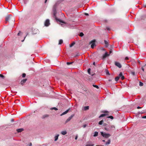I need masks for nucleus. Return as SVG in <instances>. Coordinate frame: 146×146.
Here are the masks:
<instances>
[{"mask_svg": "<svg viewBox=\"0 0 146 146\" xmlns=\"http://www.w3.org/2000/svg\"><path fill=\"white\" fill-rule=\"evenodd\" d=\"M53 11L54 17L55 18L57 22H59L60 23H62L65 24H66V22H64L60 19H58L56 17V15L57 13V12L56 10V6L55 5H54L53 7Z\"/></svg>", "mask_w": 146, "mask_h": 146, "instance_id": "obj_1", "label": "nucleus"}, {"mask_svg": "<svg viewBox=\"0 0 146 146\" xmlns=\"http://www.w3.org/2000/svg\"><path fill=\"white\" fill-rule=\"evenodd\" d=\"M104 129L107 131H110L114 130L115 129V126L113 125H109L104 128Z\"/></svg>", "mask_w": 146, "mask_h": 146, "instance_id": "obj_2", "label": "nucleus"}, {"mask_svg": "<svg viewBox=\"0 0 146 146\" xmlns=\"http://www.w3.org/2000/svg\"><path fill=\"white\" fill-rule=\"evenodd\" d=\"M13 18V21H15V19L14 18L12 17V16L11 15H9L6 17L5 18V23H7V22L9 20H10L11 19Z\"/></svg>", "mask_w": 146, "mask_h": 146, "instance_id": "obj_3", "label": "nucleus"}, {"mask_svg": "<svg viewBox=\"0 0 146 146\" xmlns=\"http://www.w3.org/2000/svg\"><path fill=\"white\" fill-rule=\"evenodd\" d=\"M101 135L102 136L104 137L105 138H108L109 137L111 136V135L109 133H106L105 132H101Z\"/></svg>", "mask_w": 146, "mask_h": 146, "instance_id": "obj_4", "label": "nucleus"}, {"mask_svg": "<svg viewBox=\"0 0 146 146\" xmlns=\"http://www.w3.org/2000/svg\"><path fill=\"white\" fill-rule=\"evenodd\" d=\"M96 40H92L90 42V44H91V47L92 48H93L95 46H96L95 44Z\"/></svg>", "mask_w": 146, "mask_h": 146, "instance_id": "obj_5", "label": "nucleus"}, {"mask_svg": "<svg viewBox=\"0 0 146 146\" xmlns=\"http://www.w3.org/2000/svg\"><path fill=\"white\" fill-rule=\"evenodd\" d=\"M74 116V114H73L71 115V116L69 117L66 120L65 124H66L68 122L70 121L71 119Z\"/></svg>", "mask_w": 146, "mask_h": 146, "instance_id": "obj_6", "label": "nucleus"}, {"mask_svg": "<svg viewBox=\"0 0 146 146\" xmlns=\"http://www.w3.org/2000/svg\"><path fill=\"white\" fill-rule=\"evenodd\" d=\"M50 21L49 19H46L44 22V25L45 26L48 27L50 25Z\"/></svg>", "mask_w": 146, "mask_h": 146, "instance_id": "obj_7", "label": "nucleus"}, {"mask_svg": "<svg viewBox=\"0 0 146 146\" xmlns=\"http://www.w3.org/2000/svg\"><path fill=\"white\" fill-rule=\"evenodd\" d=\"M94 144L92 143L91 141H89L87 142L86 146H94Z\"/></svg>", "mask_w": 146, "mask_h": 146, "instance_id": "obj_8", "label": "nucleus"}, {"mask_svg": "<svg viewBox=\"0 0 146 146\" xmlns=\"http://www.w3.org/2000/svg\"><path fill=\"white\" fill-rule=\"evenodd\" d=\"M115 66H117L119 68H121L122 67L121 64L119 62H115Z\"/></svg>", "mask_w": 146, "mask_h": 146, "instance_id": "obj_9", "label": "nucleus"}, {"mask_svg": "<svg viewBox=\"0 0 146 146\" xmlns=\"http://www.w3.org/2000/svg\"><path fill=\"white\" fill-rule=\"evenodd\" d=\"M27 80V79H25L22 80L21 82V84L22 86L24 85L25 83L26 82Z\"/></svg>", "mask_w": 146, "mask_h": 146, "instance_id": "obj_10", "label": "nucleus"}, {"mask_svg": "<svg viewBox=\"0 0 146 146\" xmlns=\"http://www.w3.org/2000/svg\"><path fill=\"white\" fill-rule=\"evenodd\" d=\"M110 55L109 54H108V53L107 52H106L105 53L103 54V59H105L106 58L107 56Z\"/></svg>", "mask_w": 146, "mask_h": 146, "instance_id": "obj_11", "label": "nucleus"}, {"mask_svg": "<svg viewBox=\"0 0 146 146\" xmlns=\"http://www.w3.org/2000/svg\"><path fill=\"white\" fill-rule=\"evenodd\" d=\"M119 76L120 77H121V79L122 80H123L125 78L124 76L123 75L122 73L121 72L120 73Z\"/></svg>", "mask_w": 146, "mask_h": 146, "instance_id": "obj_12", "label": "nucleus"}, {"mask_svg": "<svg viewBox=\"0 0 146 146\" xmlns=\"http://www.w3.org/2000/svg\"><path fill=\"white\" fill-rule=\"evenodd\" d=\"M24 130L23 128H20L17 129V131L18 133H20L22 132Z\"/></svg>", "mask_w": 146, "mask_h": 146, "instance_id": "obj_13", "label": "nucleus"}, {"mask_svg": "<svg viewBox=\"0 0 146 146\" xmlns=\"http://www.w3.org/2000/svg\"><path fill=\"white\" fill-rule=\"evenodd\" d=\"M59 136V135L58 134H57L54 137V141H56L58 139Z\"/></svg>", "mask_w": 146, "mask_h": 146, "instance_id": "obj_14", "label": "nucleus"}, {"mask_svg": "<svg viewBox=\"0 0 146 146\" xmlns=\"http://www.w3.org/2000/svg\"><path fill=\"white\" fill-rule=\"evenodd\" d=\"M104 41L106 47H108L109 45V43L108 42L105 40Z\"/></svg>", "mask_w": 146, "mask_h": 146, "instance_id": "obj_15", "label": "nucleus"}, {"mask_svg": "<svg viewBox=\"0 0 146 146\" xmlns=\"http://www.w3.org/2000/svg\"><path fill=\"white\" fill-rule=\"evenodd\" d=\"M108 115V114H101L99 117V118H100L102 117H104L106 115Z\"/></svg>", "mask_w": 146, "mask_h": 146, "instance_id": "obj_16", "label": "nucleus"}, {"mask_svg": "<svg viewBox=\"0 0 146 146\" xmlns=\"http://www.w3.org/2000/svg\"><path fill=\"white\" fill-rule=\"evenodd\" d=\"M6 8L3 6V5H2L1 4V9H2V11H3L4 10H5Z\"/></svg>", "mask_w": 146, "mask_h": 146, "instance_id": "obj_17", "label": "nucleus"}, {"mask_svg": "<svg viewBox=\"0 0 146 146\" xmlns=\"http://www.w3.org/2000/svg\"><path fill=\"white\" fill-rule=\"evenodd\" d=\"M67 132L66 131H62L61 133L63 135H65L67 133Z\"/></svg>", "mask_w": 146, "mask_h": 146, "instance_id": "obj_18", "label": "nucleus"}, {"mask_svg": "<svg viewBox=\"0 0 146 146\" xmlns=\"http://www.w3.org/2000/svg\"><path fill=\"white\" fill-rule=\"evenodd\" d=\"M98 132L97 131H95L93 135L94 137H96L98 135Z\"/></svg>", "mask_w": 146, "mask_h": 146, "instance_id": "obj_19", "label": "nucleus"}, {"mask_svg": "<svg viewBox=\"0 0 146 146\" xmlns=\"http://www.w3.org/2000/svg\"><path fill=\"white\" fill-rule=\"evenodd\" d=\"M49 116V115L48 114H45L43 115L42 117V119H44L46 117H48Z\"/></svg>", "mask_w": 146, "mask_h": 146, "instance_id": "obj_20", "label": "nucleus"}, {"mask_svg": "<svg viewBox=\"0 0 146 146\" xmlns=\"http://www.w3.org/2000/svg\"><path fill=\"white\" fill-rule=\"evenodd\" d=\"M110 142H111L110 139H109L108 140V141L106 143L105 145H109L110 143Z\"/></svg>", "mask_w": 146, "mask_h": 146, "instance_id": "obj_21", "label": "nucleus"}, {"mask_svg": "<svg viewBox=\"0 0 146 146\" xmlns=\"http://www.w3.org/2000/svg\"><path fill=\"white\" fill-rule=\"evenodd\" d=\"M120 78L119 76H117L115 78V80L116 82H117Z\"/></svg>", "mask_w": 146, "mask_h": 146, "instance_id": "obj_22", "label": "nucleus"}, {"mask_svg": "<svg viewBox=\"0 0 146 146\" xmlns=\"http://www.w3.org/2000/svg\"><path fill=\"white\" fill-rule=\"evenodd\" d=\"M75 43L74 42H72L71 44H70V47H71L73 46L74 44H75Z\"/></svg>", "mask_w": 146, "mask_h": 146, "instance_id": "obj_23", "label": "nucleus"}, {"mask_svg": "<svg viewBox=\"0 0 146 146\" xmlns=\"http://www.w3.org/2000/svg\"><path fill=\"white\" fill-rule=\"evenodd\" d=\"M90 71H91V69L90 68H89L88 70V73L90 74L92 76L93 75V74H90Z\"/></svg>", "mask_w": 146, "mask_h": 146, "instance_id": "obj_24", "label": "nucleus"}, {"mask_svg": "<svg viewBox=\"0 0 146 146\" xmlns=\"http://www.w3.org/2000/svg\"><path fill=\"white\" fill-rule=\"evenodd\" d=\"M63 42V41L62 39H60L59 40L58 44H62Z\"/></svg>", "mask_w": 146, "mask_h": 146, "instance_id": "obj_25", "label": "nucleus"}, {"mask_svg": "<svg viewBox=\"0 0 146 146\" xmlns=\"http://www.w3.org/2000/svg\"><path fill=\"white\" fill-rule=\"evenodd\" d=\"M89 109V106H85L84 107V110L85 111L87 110H88Z\"/></svg>", "mask_w": 146, "mask_h": 146, "instance_id": "obj_26", "label": "nucleus"}, {"mask_svg": "<svg viewBox=\"0 0 146 146\" xmlns=\"http://www.w3.org/2000/svg\"><path fill=\"white\" fill-rule=\"evenodd\" d=\"M104 122L103 120H102L101 121H100L98 123V124L100 125H102L103 124V123Z\"/></svg>", "mask_w": 146, "mask_h": 146, "instance_id": "obj_27", "label": "nucleus"}, {"mask_svg": "<svg viewBox=\"0 0 146 146\" xmlns=\"http://www.w3.org/2000/svg\"><path fill=\"white\" fill-rule=\"evenodd\" d=\"M107 118H110L111 119H113L114 118L113 116H111V115L109 116Z\"/></svg>", "mask_w": 146, "mask_h": 146, "instance_id": "obj_28", "label": "nucleus"}, {"mask_svg": "<svg viewBox=\"0 0 146 146\" xmlns=\"http://www.w3.org/2000/svg\"><path fill=\"white\" fill-rule=\"evenodd\" d=\"M72 25H70L69 26L71 29H73L74 28V26Z\"/></svg>", "mask_w": 146, "mask_h": 146, "instance_id": "obj_29", "label": "nucleus"}, {"mask_svg": "<svg viewBox=\"0 0 146 146\" xmlns=\"http://www.w3.org/2000/svg\"><path fill=\"white\" fill-rule=\"evenodd\" d=\"M93 86L95 88H96L97 89H99V87L97 85H94V84H93Z\"/></svg>", "mask_w": 146, "mask_h": 146, "instance_id": "obj_30", "label": "nucleus"}, {"mask_svg": "<svg viewBox=\"0 0 146 146\" xmlns=\"http://www.w3.org/2000/svg\"><path fill=\"white\" fill-rule=\"evenodd\" d=\"M102 112L105 113H109V112L107 111H102Z\"/></svg>", "mask_w": 146, "mask_h": 146, "instance_id": "obj_31", "label": "nucleus"}, {"mask_svg": "<svg viewBox=\"0 0 146 146\" xmlns=\"http://www.w3.org/2000/svg\"><path fill=\"white\" fill-rule=\"evenodd\" d=\"M84 35V34L82 33H80L79 34V36L81 37L83 36Z\"/></svg>", "mask_w": 146, "mask_h": 146, "instance_id": "obj_32", "label": "nucleus"}, {"mask_svg": "<svg viewBox=\"0 0 146 146\" xmlns=\"http://www.w3.org/2000/svg\"><path fill=\"white\" fill-rule=\"evenodd\" d=\"M51 109L52 110H58V109L57 108H56V107L52 108Z\"/></svg>", "mask_w": 146, "mask_h": 146, "instance_id": "obj_33", "label": "nucleus"}, {"mask_svg": "<svg viewBox=\"0 0 146 146\" xmlns=\"http://www.w3.org/2000/svg\"><path fill=\"white\" fill-rule=\"evenodd\" d=\"M145 113V112L143 110V111H140V112H138V113L139 114H140L143 113Z\"/></svg>", "mask_w": 146, "mask_h": 146, "instance_id": "obj_34", "label": "nucleus"}, {"mask_svg": "<svg viewBox=\"0 0 146 146\" xmlns=\"http://www.w3.org/2000/svg\"><path fill=\"white\" fill-rule=\"evenodd\" d=\"M143 84L142 82H139V86H142L143 85Z\"/></svg>", "mask_w": 146, "mask_h": 146, "instance_id": "obj_35", "label": "nucleus"}, {"mask_svg": "<svg viewBox=\"0 0 146 146\" xmlns=\"http://www.w3.org/2000/svg\"><path fill=\"white\" fill-rule=\"evenodd\" d=\"M73 63V62H67L66 64L68 65H70V64H72Z\"/></svg>", "mask_w": 146, "mask_h": 146, "instance_id": "obj_36", "label": "nucleus"}, {"mask_svg": "<svg viewBox=\"0 0 146 146\" xmlns=\"http://www.w3.org/2000/svg\"><path fill=\"white\" fill-rule=\"evenodd\" d=\"M66 112L65 111L64 112H63L62 113L61 115H60V116H62L63 115H64L66 114Z\"/></svg>", "mask_w": 146, "mask_h": 146, "instance_id": "obj_37", "label": "nucleus"}, {"mask_svg": "<svg viewBox=\"0 0 146 146\" xmlns=\"http://www.w3.org/2000/svg\"><path fill=\"white\" fill-rule=\"evenodd\" d=\"M5 77L2 74H1V78H2L4 79L5 78Z\"/></svg>", "mask_w": 146, "mask_h": 146, "instance_id": "obj_38", "label": "nucleus"}, {"mask_svg": "<svg viewBox=\"0 0 146 146\" xmlns=\"http://www.w3.org/2000/svg\"><path fill=\"white\" fill-rule=\"evenodd\" d=\"M106 74L107 75H110V73H109V71L108 70H107L106 71Z\"/></svg>", "mask_w": 146, "mask_h": 146, "instance_id": "obj_39", "label": "nucleus"}, {"mask_svg": "<svg viewBox=\"0 0 146 146\" xmlns=\"http://www.w3.org/2000/svg\"><path fill=\"white\" fill-rule=\"evenodd\" d=\"M70 108H69L67 110H66L65 111L66 112V113H67L68 112L70 111Z\"/></svg>", "mask_w": 146, "mask_h": 146, "instance_id": "obj_40", "label": "nucleus"}, {"mask_svg": "<svg viewBox=\"0 0 146 146\" xmlns=\"http://www.w3.org/2000/svg\"><path fill=\"white\" fill-rule=\"evenodd\" d=\"M26 76V74L25 73H23V74L22 75V76L23 78H24Z\"/></svg>", "mask_w": 146, "mask_h": 146, "instance_id": "obj_41", "label": "nucleus"}, {"mask_svg": "<svg viewBox=\"0 0 146 146\" xmlns=\"http://www.w3.org/2000/svg\"><path fill=\"white\" fill-rule=\"evenodd\" d=\"M103 126H105V127H106V126H107L108 125L106 123H104L103 124Z\"/></svg>", "mask_w": 146, "mask_h": 146, "instance_id": "obj_42", "label": "nucleus"}, {"mask_svg": "<svg viewBox=\"0 0 146 146\" xmlns=\"http://www.w3.org/2000/svg\"><path fill=\"white\" fill-rule=\"evenodd\" d=\"M131 74L133 76H134L135 75V73L134 72H131Z\"/></svg>", "mask_w": 146, "mask_h": 146, "instance_id": "obj_43", "label": "nucleus"}, {"mask_svg": "<svg viewBox=\"0 0 146 146\" xmlns=\"http://www.w3.org/2000/svg\"><path fill=\"white\" fill-rule=\"evenodd\" d=\"M21 33V31H19V32L18 33L17 35L18 36H19L20 35V34Z\"/></svg>", "mask_w": 146, "mask_h": 146, "instance_id": "obj_44", "label": "nucleus"}, {"mask_svg": "<svg viewBox=\"0 0 146 146\" xmlns=\"http://www.w3.org/2000/svg\"><path fill=\"white\" fill-rule=\"evenodd\" d=\"M87 125L85 124V125H83V127L84 128L86 127L87 126Z\"/></svg>", "mask_w": 146, "mask_h": 146, "instance_id": "obj_45", "label": "nucleus"}, {"mask_svg": "<svg viewBox=\"0 0 146 146\" xmlns=\"http://www.w3.org/2000/svg\"><path fill=\"white\" fill-rule=\"evenodd\" d=\"M78 135H76V137H75V139L76 140V139H77V138H78Z\"/></svg>", "mask_w": 146, "mask_h": 146, "instance_id": "obj_46", "label": "nucleus"}, {"mask_svg": "<svg viewBox=\"0 0 146 146\" xmlns=\"http://www.w3.org/2000/svg\"><path fill=\"white\" fill-rule=\"evenodd\" d=\"M142 118L143 119H146V115L142 117Z\"/></svg>", "mask_w": 146, "mask_h": 146, "instance_id": "obj_47", "label": "nucleus"}, {"mask_svg": "<svg viewBox=\"0 0 146 146\" xmlns=\"http://www.w3.org/2000/svg\"><path fill=\"white\" fill-rule=\"evenodd\" d=\"M14 119H11V122H14Z\"/></svg>", "mask_w": 146, "mask_h": 146, "instance_id": "obj_48", "label": "nucleus"}, {"mask_svg": "<svg viewBox=\"0 0 146 146\" xmlns=\"http://www.w3.org/2000/svg\"><path fill=\"white\" fill-rule=\"evenodd\" d=\"M106 29H107L108 31H110V29L109 28V27H107L106 28Z\"/></svg>", "mask_w": 146, "mask_h": 146, "instance_id": "obj_49", "label": "nucleus"}, {"mask_svg": "<svg viewBox=\"0 0 146 146\" xmlns=\"http://www.w3.org/2000/svg\"><path fill=\"white\" fill-rule=\"evenodd\" d=\"M84 14L86 16H88L89 15L87 13H85Z\"/></svg>", "mask_w": 146, "mask_h": 146, "instance_id": "obj_50", "label": "nucleus"}, {"mask_svg": "<svg viewBox=\"0 0 146 146\" xmlns=\"http://www.w3.org/2000/svg\"><path fill=\"white\" fill-rule=\"evenodd\" d=\"M142 108V107H140V106H138L137 107V108L138 109H140V108Z\"/></svg>", "mask_w": 146, "mask_h": 146, "instance_id": "obj_51", "label": "nucleus"}, {"mask_svg": "<svg viewBox=\"0 0 146 146\" xmlns=\"http://www.w3.org/2000/svg\"><path fill=\"white\" fill-rule=\"evenodd\" d=\"M129 59H128V58L127 57H126L125 58V60H128Z\"/></svg>", "mask_w": 146, "mask_h": 146, "instance_id": "obj_52", "label": "nucleus"}, {"mask_svg": "<svg viewBox=\"0 0 146 146\" xmlns=\"http://www.w3.org/2000/svg\"><path fill=\"white\" fill-rule=\"evenodd\" d=\"M142 70L144 72V69L143 67L142 68Z\"/></svg>", "mask_w": 146, "mask_h": 146, "instance_id": "obj_53", "label": "nucleus"}, {"mask_svg": "<svg viewBox=\"0 0 146 146\" xmlns=\"http://www.w3.org/2000/svg\"><path fill=\"white\" fill-rule=\"evenodd\" d=\"M93 65L94 66H96L95 62H94L93 63Z\"/></svg>", "mask_w": 146, "mask_h": 146, "instance_id": "obj_54", "label": "nucleus"}, {"mask_svg": "<svg viewBox=\"0 0 146 146\" xmlns=\"http://www.w3.org/2000/svg\"><path fill=\"white\" fill-rule=\"evenodd\" d=\"M26 36L24 37V40H21V41H22V42H23V41H24V40H25V38H26Z\"/></svg>", "mask_w": 146, "mask_h": 146, "instance_id": "obj_55", "label": "nucleus"}, {"mask_svg": "<svg viewBox=\"0 0 146 146\" xmlns=\"http://www.w3.org/2000/svg\"><path fill=\"white\" fill-rule=\"evenodd\" d=\"M112 52V51L111 50H110V52H109V53L110 54H111Z\"/></svg>", "mask_w": 146, "mask_h": 146, "instance_id": "obj_56", "label": "nucleus"}, {"mask_svg": "<svg viewBox=\"0 0 146 146\" xmlns=\"http://www.w3.org/2000/svg\"><path fill=\"white\" fill-rule=\"evenodd\" d=\"M108 81H109V82H111V81H112V80H111V79H109V80H108Z\"/></svg>", "mask_w": 146, "mask_h": 146, "instance_id": "obj_57", "label": "nucleus"}, {"mask_svg": "<svg viewBox=\"0 0 146 146\" xmlns=\"http://www.w3.org/2000/svg\"><path fill=\"white\" fill-rule=\"evenodd\" d=\"M102 141L103 142H105V141L104 140H102Z\"/></svg>", "mask_w": 146, "mask_h": 146, "instance_id": "obj_58", "label": "nucleus"}, {"mask_svg": "<svg viewBox=\"0 0 146 146\" xmlns=\"http://www.w3.org/2000/svg\"><path fill=\"white\" fill-rule=\"evenodd\" d=\"M144 6L146 7V4L144 5Z\"/></svg>", "mask_w": 146, "mask_h": 146, "instance_id": "obj_59", "label": "nucleus"}, {"mask_svg": "<svg viewBox=\"0 0 146 146\" xmlns=\"http://www.w3.org/2000/svg\"><path fill=\"white\" fill-rule=\"evenodd\" d=\"M138 63H139V64H140V61H139H139H138Z\"/></svg>", "mask_w": 146, "mask_h": 146, "instance_id": "obj_60", "label": "nucleus"}, {"mask_svg": "<svg viewBox=\"0 0 146 146\" xmlns=\"http://www.w3.org/2000/svg\"><path fill=\"white\" fill-rule=\"evenodd\" d=\"M47 1V0H45V2H44L45 3H46V2Z\"/></svg>", "mask_w": 146, "mask_h": 146, "instance_id": "obj_61", "label": "nucleus"}, {"mask_svg": "<svg viewBox=\"0 0 146 146\" xmlns=\"http://www.w3.org/2000/svg\"><path fill=\"white\" fill-rule=\"evenodd\" d=\"M27 0H24V2H25Z\"/></svg>", "mask_w": 146, "mask_h": 146, "instance_id": "obj_62", "label": "nucleus"}, {"mask_svg": "<svg viewBox=\"0 0 146 146\" xmlns=\"http://www.w3.org/2000/svg\"><path fill=\"white\" fill-rule=\"evenodd\" d=\"M96 146H102V145H101V146H100V145H96Z\"/></svg>", "mask_w": 146, "mask_h": 146, "instance_id": "obj_63", "label": "nucleus"}, {"mask_svg": "<svg viewBox=\"0 0 146 146\" xmlns=\"http://www.w3.org/2000/svg\"><path fill=\"white\" fill-rule=\"evenodd\" d=\"M103 50H104V49L103 48Z\"/></svg>", "mask_w": 146, "mask_h": 146, "instance_id": "obj_64", "label": "nucleus"}]
</instances>
